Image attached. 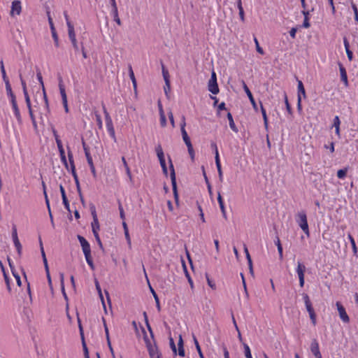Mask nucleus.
<instances>
[{
  "mask_svg": "<svg viewBox=\"0 0 358 358\" xmlns=\"http://www.w3.org/2000/svg\"><path fill=\"white\" fill-rule=\"evenodd\" d=\"M348 171V167H345L343 169H340L337 171V177L339 179H344L346 177Z\"/></svg>",
  "mask_w": 358,
  "mask_h": 358,
  "instance_id": "nucleus-34",
  "label": "nucleus"
},
{
  "mask_svg": "<svg viewBox=\"0 0 358 358\" xmlns=\"http://www.w3.org/2000/svg\"><path fill=\"white\" fill-rule=\"evenodd\" d=\"M102 108H103V113L105 115L106 125L108 132L109 133L110 136L115 141L116 137H115V129L113 127L112 119H111L108 112L107 111V109L104 104H102Z\"/></svg>",
  "mask_w": 358,
  "mask_h": 358,
  "instance_id": "nucleus-3",
  "label": "nucleus"
},
{
  "mask_svg": "<svg viewBox=\"0 0 358 358\" xmlns=\"http://www.w3.org/2000/svg\"><path fill=\"white\" fill-rule=\"evenodd\" d=\"M0 69H1V75H2V78L5 83V85L6 87L8 86V85H10V82H9V80L6 76V70H5V68H4V65H3V60H1L0 61Z\"/></svg>",
  "mask_w": 358,
  "mask_h": 358,
  "instance_id": "nucleus-22",
  "label": "nucleus"
},
{
  "mask_svg": "<svg viewBox=\"0 0 358 358\" xmlns=\"http://www.w3.org/2000/svg\"><path fill=\"white\" fill-rule=\"evenodd\" d=\"M94 236L95 239H96V242H97L98 245H99V247H100L101 248H103V245H102V243H101V239H100V238H99V234H98V232H97L96 231H95V230H94Z\"/></svg>",
  "mask_w": 358,
  "mask_h": 358,
  "instance_id": "nucleus-53",
  "label": "nucleus"
},
{
  "mask_svg": "<svg viewBox=\"0 0 358 358\" xmlns=\"http://www.w3.org/2000/svg\"><path fill=\"white\" fill-rule=\"evenodd\" d=\"M188 152L191 157V158L193 159L194 157V152L193 150L192 145H187Z\"/></svg>",
  "mask_w": 358,
  "mask_h": 358,
  "instance_id": "nucleus-56",
  "label": "nucleus"
},
{
  "mask_svg": "<svg viewBox=\"0 0 358 358\" xmlns=\"http://www.w3.org/2000/svg\"><path fill=\"white\" fill-rule=\"evenodd\" d=\"M310 350L312 353L315 355V358H320L322 357L321 353L320 352L318 343L316 341L312 342L310 345Z\"/></svg>",
  "mask_w": 358,
  "mask_h": 358,
  "instance_id": "nucleus-19",
  "label": "nucleus"
},
{
  "mask_svg": "<svg viewBox=\"0 0 358 358\" xmlns=\"http://www.w3.org/2000/svg\"><path fill=\"white\" fill-rule=\"evenodd\" d=\"M44 197H45V203H46V206H47V208H48V210L49 215H50V220H51V221L52 222H53V218H52V213H51V210H50V201H49V199H48V194H47L46 192H45Z\"/></svg>",
  "mask_w": 358,
  "mask_h": 358,
  "instance_id": "nucleus-37",
  "label": "nucleus"
},
{
  "mask_svg": "<svg viewBox=\"0 0 358 358\" xmlns=\"http://www.w3.org/2000/svg\"><path fill=\"white\" fill-rule=\"evenodd\" d=\"M303 301L305 303L306 310L309 313L310 318L313 324L315 325L316 323V315H315L314 309L312 306V303L310 301L309 296H308V294H303Z\"/></svg>",
  "mask_w": 358,
  "mask_h": 358,
  "instance_id": "nucleus-4",
  "label": "nucleus"
},
{
  "mask_svg": "<svg viewBox=\"0 0 358 358\" xmlns=\"http://www.w3.org/2000/svg\"><path fill=\"white\" fill-rule=\"evenodd\" d=\"M59 88L60 94L62 96V100L65 101L66 99H67V96H66V94L65 92L64 86L62 83V80L61 78H60L59 83Z\"/></svg>",
  "mask_w": 358,
  "mask_h": 358,
  "instance_id": "nucleus-28",
  "label": "nucleus"
},
{
  "mask_svg": "<svg viewBox=\"0 0 358 358\" xmlns=\"http://www.w3.org/2000/svg\"><path fill=\"white\" fill-rule=\"evenodd\" d=\"M13 243H14V245L17 251V253L19 255V256H21L22 255V246L18 239V238H13Z\"/></svg>",
  "mask_w": 358,
  "mask_h": 358,
  "instance_id": "nucleus-29",
  "label": "nucleus"
},
{
  "mask_svg": "<svg viewBox=\"0 0 358 358\" xmlns=\"http://www.w3.org/2000/svg\"><path fill=\"white\" fill-rule=\"evenodd\" d=\"M337 309L339 313L341 320L345 323L349 322L350 318L345 311V308L341 304L340 302H336Z\"/></svg>",
  "mask_w": 358,
  "mask_h": 358,
  "instance_id": "nucleus-9",
  "label": "nucleus"
},
{
  "mask_svg": "<svg viewBox=\"0 0 358 358\" xmlns=\"http://www.w3.org/2000/svg\"><path fill=\"white\" fill-rule=\"evenodd\" d=\"M244 352L246 358H252L250 349L247 344H244Z\"/></svg>",
  "mask_w": 358,
  "mask_h": 358,
  "instance_id": "nucleus-45",
  "label": "nucleus"
},
{
  "mask_svg": "<svg viewBox=\"0 0 358 358\" xmlns=\"http://www.w3.org/2000/svg\"><path fill=\"white\" fill-rule=\"evenodd\" d=\"M129 77L132 81L134 87H136V80L134 73L131 66H129Z\"/></svg>",
  "mask_w": 358,
  "mask_h": 358,
  "instance_id": "nucleus-44",
  "label": "nucleus"
},
{
  "mask_svg": "<svg viewBox=\"0 0 358 358\" xmlns=\"http://www.w3.org/2000/svg\"><path fill=\"white\" fill-rule=\"evenodd\" d=\"M3 275H4L5 282H6V286H7V289H8V292H10L11 288H10V285L9 278L5 273H4Z\"/></svg>",
  "mask_w": 358,
  "mask_h": 358,
  "instance_id": "nucleus-59",
  "label": "nucleus"
},
{
  "mask_svg": "<svg viewBox=\"0 0 358 358\" xmlns=\"http://www.w3.org/2000/svg\"><path fill=\"white\" fill-rule=\"evenodd\" d=\"M178 355L183 357L185 355V349L183 346V340L181 335L179 336V339L178 342Z\"/></svg>",
  "mask_w": 358,
  "mask_h": 358,
  "instance_id": "nucleus-25",
  "label": "nucleus"
},
{
  "mask_svg": "<svg viewBox=\"0 0 358 358\" xmlns=\"http://www.w3.org/2000/svg\"><path fill=\"white\" fill-rule=\"evenodd\" d=\"M150 290H151V292L155 298L157 308L158 310H160L161 308H160L159 300L158 296L152 287H150Z\"/></svg>",
  "mask_w": 358,
  "mask_h": 358,
  "instance_id": "nucleus-40",
  "label": "nucleus"
},
{
  "mask_svg": "<svg viewBox=\"0 0 358 358\" xmlns=\"http://www.w3.org/2000/svg\"><path fill=\"white\" fill-rule=\"evenodd\" d=\"M48 22H49L50 27V29H51L52 36V38L54 39V41H55V45L57 47H58L59 46L58 36L57 34V32H56V30H55V28L53 22H52V18H51V17L50 15H48Z\"/></svg>",
  "mask_w": 358,
  "mask_h": 358,
  "instance_id": "nucleus-14",
  "label": "nucleus"
},
{
  "mask_svg": "<svg viewBox=\"0 0 358 358\" xmlns=\"http://www.w3.org/2000/svg\"><path fill=\"white\" fill-rule=\"evenodd\" d=\"M155 151L159 160L164 159V152L160 144L157 145Z\"/></svg>",
  "mask_w": 358,
  "mask_h": 358,
  "instance_id": "nucleus-33",
  "label": "nucleus"
},
{
  "mask_svg": "<svg viewBox=\"0 0 358 358\" xmlns=\"http://www.w3.org/2000/svg\"><path fill=\"white\" fill-rule=\"evenodd\" d=\"M85 259H86V262H87V264L90 266V268L92 269H94V264H93V261L92 259L91 252L90 253H87V255H85Z\"/></svg>",
  "mask_w": 358,
  "mask_h": 358,
  "instance_id": "nucleus-39",
  "label": "nucleus"
},
{
  "mask_svg": "<svg viewBox=\"0 0 358 358\" xmlns=\"http://www.w3.org/2000/svg\"><path fill=\"white\" fill-rule=\"evenodd\" d=\"M169 344H170V347H171L173 354L176 355L177 354L176 346L175 345L173 339L171 337L169 338Z\"/></svg>",
  "mask_w": 358,
  "mask_h": 358,
  "instance_id": "nucleus-50",
  "label": "nucleus"
},
{
  "mask_svg": "<svg viewBox=\"0 0 358 358\" xmlns=\"http://www.w3.org/2000/svg\"><path fill=\"white\" fill-rule=\"evenodd\" d=\"M111 13L113 16V20L114 21L118 24V25H121V20L118 16V10H117V7L115 6V7H112V10H111Z\"/></svg>",
  "mask_w": 358,
  "mask_h": 358,
  "instance_id": "nucleus-27",
  "label": "nucleus"
},
{
  "mask_svg": "<svg viewBox=\"0 0 358 358\" xmlns=\"http://www.w3.org/2000/svg\"><path fill=\"white\" fill-rule=\"evenodd\" d=\"M86 158H87V163L89 164V165L90 164H93V161H92V158L89 152H86Z\"/></svg>",
  "mask_w": 358,
  "mask_h": 358,
  "instance_id": "nucleus-64",
  "label": "nucleus"
},
{
  "mask_svg": "<svg viewBox=\"0 0 358 358\" xmlns=\"http://www.w3.org/2000/svg\"><path fill=\"white\" fill-rule=\"evenodd\" d=\"M162 75L164 80L165 81L166 85H169V73L168 70L164 67V64H162Z\"/></svg>",
  "mask_w": 358,
  "mask_h": 358,
  "instance_id": "nucleus-31",
  "label": "nucleus"
},
{
  "mask_svg": "<svg viewBox=\"0 0 358 358\" xmlns=\"http://www.w3.org/2000/svg\"><path fill=\"white\" fill-rule=\"evenodd\" d=\"M243 88H244V90L246 92L253 108L255 110H257V104L255 103V99L253 98V96H252L251 92L250 91L249 88L247 87V85L245 83H243Z\"/></svg>",
  "mask_w": 358,
  "mask_h": 358,
  "instance_id": "nucleus-23",
  "label": "nucleus"
},
{
  "mask_svg": "<svg viewBox=\"0 0 358 358\" xmlns=\"http://www.w3.org/2000/svg\"><path fill=\"white\" fill-rule=\"evenodd\" d=\"M211 148L213 150V151L215 152V158L217 157V153L219 154V152H218V149H217V145L215 143H212L211 145Z\"/></svg>",
  "mask_w": 358,
  "mask_h": 358,
  "instance_id": "nucleus-63",
  "label": "nucleus"
},
{
  "mask_svg": "<svg viewBox=\"0 0 358 358\" xmlns=\"http://www.w3.org/2000/svg\"><path fill=\"white\" fill-rule=\"evenodd\" d=\"M296 31H297V28H296V27L292 28L291 30L289 31V35L292 38H295Z\"/></svg>",
  "mask_w": 358,
  "mask_h": 358,
  "instance_id": "nucleus-62",
  "label": "nucleus"
},
{
  "mask_svg": "<svg viewBox=\"0 0 358 358\" xmlns=\"http://www.w3.org/2000/svg\"><path fill=\"white\" fill-rule=\"evenodd\" d=\"M169 162H170V169H171L170 175H171V185H172L173 192L174 198L176 199V201L178 202V192H177V185H176V178L175 170H174V167H173V165L172 162H171V159L169 160Z\"/></svg>",
  "mask_w": 358,
  "mask_h": 358,
  "instance_id": "nucleus-6",
  "label": "nucleus"
},
{
  "mask_svg": "<svg viewBox=\"0 0 358 358\" xmlns=\"http://www.w3.org/2000/svg\"><path fill=\"white\" fill-rule=\"evenodd\" d=\"M18 238L17 236V228H16V226L14 224L13 225V228H12V238Z\"/></svg>",
  "mask_w": 358,
  "mask_h": 358,
  "instance_id": "nucleus-58",
  "label": "nucleus"
},
{
  "mask_svg": "<svg viewBox=\"0 0 358 358\" xmlns=\"http://www.w3.org/2000/svg\"><path fill=\"white\" fill-rule=\"evenodd\" d=\"M36 77H37V79L39 81V83H40V84H41V85L42 87L43 92V97H44V100H45V107L47 108V109H48V98H47L45 90V87H44V84H43V81L42 75H41V73L40 71L37 72Z\"/></svg>",
  "mask_w": 358,
  "mask_h": 358,
  "instance_id": "nucleus-18",
  "label": "nucleus"
},
{
  "mask_svg": "<svg viewBox=\"0 0 358 358\" xmlns=\"http://www.w3.org/2000/svg\"><path fill=\"white\" fill-rule=\"evenodd\" d=\"M217 201H218V203H219V206H220L221 211H224V210H225V207H224V201H223L222 197V196L220 195V193H218Z\"/></svg>",
  "mask_w": 358,
  "mask_h": 358,
  "instance_id": "nucleus-46",
  "label": "nucleus"
},
{
  "mask_svg": "<svg viewBox=\"0 0 358 358\" xmlns=\"http://www.w3.org/2000/svg\"><path fill=\"white\" fill-rule=\"evenodd\" d=\"M60 278H61V285H62V294H63V296H64V299L67 301L68 300V297H67V295H66V294L65 292V289H64V274L62 273H60Z\"/></svg>",
  "mask_w": 358,
  "mask_h": 358,
  "instance_id": "nucleus-42",
  "label": "nucleus"
},
{
  "mask_svg": "<svg viewBox=\"0 0 358 358\" xmlns=\"http://www.w3.org/2000/svg\"><path fill=\"white\" fill-rule=\"evenodd\" d=\"M68 157H69V163H70V166H71V170L72 175H73L75 182L76 183L78 191L80 192V185H79L78 176L76 173V168H75L74 162H73V154H72L71 151H70V150L68 151Z\"/></svg>",
  "mask_w": 358,
  "mask_h": 358,
  "instance_id": "nucleus-8",
  "label": "nucleus"
},
{
  "mask_svg": "<svg viewBox=\"0 0 358 358\" xmlns=\"http://www.w3.org/2000/svg\"><path fill=\"white\" fill-rule=\"evenodd\" d=\"M261 111H262V116H263L264 125H265L266 127H267V126H268V118H267L266 110L264 109V108L263 107L262 105H261Z\"/></svg>",
  "mask_w": 358,
  "mask_h": 358,
  "instance_id": "nucleus-41",
  "label": "nucleus"
},
{
  "mask_svg": "<svg viewBox=\"0 0 358 358\" xmlns=\"http://www.w3.org/2000/svg\"><path fill=\"white\" fill-rule=\"evenodd\" d=\"M147 347L150 358H160V354L155 345H152L150 343H147Z\"/></svg>",
  "mask_w": 358,
  "mask_h": 358,
  "instance_id": "nucleus-12",
  "label": "nucleus"
},
{
  "mask_svg": "<svg viewBox=\"0 0 358 358\" xmlns=\"http://www.w3.org/2000/svg\"><path fill=\"white\" fill-rule=\"evenodd\" d=\"M275 245H276V246L278 248V251L280 259H282V258H283L282 247V245L280 243V241L278 237H277L276 240L275 241Z\"/></svg>",
  "mask_w": 358,
  "mask_h": 358,
  "instance_id": "nucleus-32",
  "label": "nucleus"
},
{
  "mask_svg": "<svg viewBox=\"0 0 358 358\" xmlns=\"http://www.w3.org/2000/svg\"><path fill=\"white\" fill-rule=\"evenodd\" d=\"M68 34L69 39L72 43V45L75 50L76 52H78L79 47L78 45V42L76 38V33L74 31V27L72 24L68 23Z\"/></svg>",
  "mask_w": 358,
  "mask_h": 358,
  "instance_id": "nucleus-7",
  "label": "nucleus"
},
{
  "mask_svg": "<svg viewBox=\"0 0 358 358\" xmlns=\"http://www.w3.org/2000/svg\"><path fill=\"white\" fill-rule=\"evenodd\" d=\"M95 285H96V288L99 294V296L101 298V300L102 301V303H103V307L105 308V303H104V301H103V295H102V293H101V287H100V285L98 282V281L96 280L95 282Z\"/></svg>",
  "mask_w": 358,
  "mask_h": 358,
  "instance_id": "nucleus-48",
  "label": "nucleus"
},
{
  "mask_svg": "<svg viewBox=\"0 0 358 358\" xmlns=\"http://www.w3.org/2000/svg\"><path fill=\"white\" fill-rule=\"evenodd\" d=\"M183 267H184V271H185V275L188 280V282L191 286V287L192 288L194 287V284H193V281L189 274V273L187 272V268H186V266L185 265V264L183 263Z\"/></svg>",
  "mask_w": 358,
  "mask_h": 358,
  "instance_id": "nucleus-47",
  "label": "nucleus"
},
{
  "mask_svg": "<svg viewBox=\"0 0 358 358\" xmlns=\"http://www.w3.org/2000/svg\"><path fill=\"white\" fill-rule=\"evenodd\" d=\"M95 117L99 129H102L103 124L100 114H99L98 113H95Z\"/></svg>",
  "mask_w": 358,
  "mask_h": 358,
  "instance_id": "nucleus-43",
  "label": "nucleus"
},
{
  "mask_svg": "<svg viewBox=\"0 0 358 358\" xmlns=\"http://www.w3.org/2000/svg\"><path fill=\"white\" fill-rule=\"evenodd\" d=\"M57 148H58V150H59V155H60V157H61V160L63 162V164H64V166H66V168L68 169V163H67V161H66V155H65V152H64V149L63 145H62V141H57Z\"/></svg>",
  "mask_w": 358,
  "mask_h": 358,
  "instance_id": "nucleus-13",
  "label": "nucleus"
},
{
  "mask_svg": "<svg viewBox=\"0 0 358 358\" xmlns=\"http://www.w3.org/2000/svg\"><path fill=\"white\" fill-rule=\"evenodd\" d=\"M296 273L298 277H304V273L306 271L305 265L301 262H297V267L296 268Z\"/></svg>",
  "mask_w": 358,
  "mask_h": 358,
  "instance_id": "nucleus-24",
  "label": "nucleus"
},
{
  "mask_svg": "<svg viewBox=\"0 0 358 358\" xmlns=\"http://www.w3.org/2000/svg\"><path fill=\"white\" fill-rule=\"evenodd\" d=\"M160 124L162 127H165L166 126V118L165 116V113L160 114Z\"/></svg>",
  "mask_w": 358,
  "mask_h": 358,
  "instance_id": "nucleus-52",
  "label": "nucleus"
},
{
  "mask_svg": "<svg viewBox=\"0 0 358 358\" xmlns=\"http://www.w3.org/2000/svg\"><path fill=\"white\" fill-rule=\"evenodd\" d=\"M254 41H255V45H256V50L257 51L261 54V55H264V52L263 50V49L260 47L259 44V42H258V40L257 39L256 37L254 38Z\"/></svg>",
  "mask_w": 358,
  "mask_h": 358,
  "instance_id": "nucleus-49",
  "label": "nucleus"
},
{
  "mask_svg": "<svg viewBox=\"0 0 358 358\" xmlns=\"http://www.w3.org/2000/svg\"><path fill=\"white\" fill-rule=\"evenodd\" d=\"M339 71L341 74V79L344 83L345 85L347 87L348 85V80L347 72L345 67L343 66L341 63H338Z\"/></svg>",
  "mask_w": 358,
  "mask_h": 358,
  "instance_id": "nucleus-16",
  "label": "nucleus"
},
{
  "mask_svg": "<svg viewBox=\"0 0 358 358\" xmlns=\"http://www.w3.org/2000/svg\"><path fill=\"white\" fill-rule=\"evenodd\" d=\"M297 90H298L297 98L300 97L302 99V97H303V98L306 97L305 88H304L303 83L301 80H298Z\"/></svg>",
  "mask_w": 358,
  "mask_h": 358,
  "instance_id": "nucleus-21",
  "label": "nucleus"
},
{
  "mask_svg": "<svg viewBox=\"0 0 358 358\" xmlns=\"http://www.w3.org/2000/svg\"><path fill=\"white\" fill-rule=\"evenodd\" d=\"M90 209L92 211V215L93 216V222H92V232L94 233V230H95L98 232V230L99 229V224L97 215L96 213L95 207L93 204L90 205Z\"/></svg>",
  "mask_w": 358,
  "mask_h": 358,
  "instance_id": "nucleus-10",
  "label": "nucleus"
},
{
  "mask_svg": "<svg viewBox=\"0 0 358 358\" xmlns=\"http://www.w3.org/2000/svg\"><path fill=\"white\" fill-rule=\"evenodd\" d=\"M340 124H341L340 119H339L338 116H336L334 119L333 126L334 127H340Z\"/></svg>",
  "mask_w": 358,
  "mask_h": 358,
  "instance_id": "nucleus-57",
  "label": "nucleus"
},
{
  "mask_svg": "<svg viewBox=\"0 0 358 358\" xmlns=\"http://www.w3.org/2000/svg\"><path fill=\"white\" fill-rule=\"evenodd\" d=\"M284 96H285V105H286V108H287V110L289 113H292V108H291V106L288 102V99H287V94L285 93L284 94Z\"/></svg>",
  "mask_w": 358,
  "mask_h": 358,
  "instance_id": "nucleus-54",
  "label": "nucleus"
},
{
  "mask_svg": "<svg viewBox=\"0 0 358 358\" xmlns=\"http://www.w3.org/2000/svg\"><path fill=\"white\" fill-rule=\"evenodd\" d=\"M348 238L350 240V242L351 243V245H352V250H353V252L355 254H356L357 252V248L356 243H355L354 238L352 237V236L351 234H348Z\"/></svg>",
  "mask_w": 358,
  "mask_h": 358,
  "instance_id": "nucleus-38",
  "label": "nucleus"
},
{
  "mask_svg": "<svg viewBox=\"0 0 358 358\" xmlns=\"http://www.w3.org/2000/svg\"><path fill=\"white\" fill-rule=\"evenodd\" d=\"M215 164L217 169L219 180L220 182L223 181V173L222 170L220 159V155L218 153H217V157H215Z\"/></svg>",
  "mask_w": 358,
  "mask_h": 358,
  "instance_id": "nucleus-20",
  "label": "nucleus"
},
{
  "mask_svg": "<svg viewBox=\"0 0 358 358\" xmlns=\"http://www.w3.org/2000/svg\"><path fill=\"white\" fill-rule=\"evenodd\" d=\"M21 3L20 1H14L12 2L10 15L13 16L15 14L20 15L21 13Z\"/></svg>",
  "mask_w": 358,
  "mask_h": 358,
  "instance_id": "nucleus-15",
  "label": "nucleus"
},
{
  "mask_svg": "<svg viewBox=\"0 0 358 358\" xmlns=\"http://www.w3.org/2000/svg\"><path fill=\"white\" fill-rule=\"evenodd\" d=\"M192 338H193V341H194V343L195 345L196 349V350L198 352V354H199L200 358H204V356H203V352L201 351V347L199 345V343L196 336L194 335H192Z\"/></svg>",
  "mask_w": 358,
  "mask_h": 358,
  "instance_id": "nucleus-30",
  "label": "nucleus"
},
{
  "mask_svg": "<svg viewBox=\"0 0 358 358\" xmlns=\"http://www.w3.org/2000/svg\"><path fill=\"white\" fill-rule=\"evenodd\" d=\"M168 115H169V118L170 120L172 127H175V122H174L173 115L172 112L171 111L169 112Z\"/></svg>",
  "mask_w": 358,
  "mask_h": 358,
  "instance_id": "nucleus-61",
  "label": "nucleus"
},
{
  "mask_svg": "<svg viewBox=\"0 0 358 358\" xmlns=\"http://www.w3.org/2000/svg\"><path fill=\"white\" fill-rule=\"evenodd\" d=\"M324 148L329 149L331 153H333L335 150L334 149V143L331 142L329 145H324Z\"/></svg>",
  "mask_w": 358,
  "mask_h": 358,
  "instance_id": "nucleus-60",
  "label": "nucleus"
},
{
  "mask_svg": "<svg viewBox=\"0 0 358 358\" xmlns=\"http://www.w3.org/2000/svg\"><path fill=\"white\" fill-rule=\"evenodd\" d=\"M59 190H60L61 195H62V202H63V204H64L65 208L69 212H71L69 203V201L67 199L64 188V187L62 185H59Z\"/></svg>",
  "mask_w": 358,
  "mask_h": 358,
  "instance_id": "nucleus-17",
  "label": "nucleus"
},
{
  "mask_svg": "<svg viewBox=\"0 0 358 358\" xmlns=\"http://www.w3.org/2000/svg\"><path fill=\"white\" fill-rule=\"evenodd\" d=\"M352 8L353 10L354 14H355V20L357 22H358V9L357 6L352 2Z\"/></svg>",
  "mask_w": 358,
  "mask_h": 358,
  "instance_id": "nucleus-51",
  "label": "nucleus"
},
{
  "mask_svg": "<svg viewBox=\"0 0 358 358\" xmlns=\"http://www.w3.org/2000/svg\"><path fill=\"white\" fill-rule=\"evenodd\" d=\"M208 90L213 94L219 93V87L217 83V76L214 71L211 73V77L208 83Z\"/></svg>",
  "mask_w": 358,
  "mask_h": 358,
  "instance_id": "nucleus-5",
  "label": "nucleus"
},
{
  "mask_svg": "<svg viewBox=\"0 0 358 358\" xmlns=\"http://www.w3.org/2000/svg\"><path fill=\"white\" fill-rule=\"evenodd\" d=\"M227 119L229 120V127L234 132L237 133L238 131V128L236 127L232 115L230 113H227Z\"/></svg>",
  "mask_w": 358,
  "mask_h": 358,
  "instance_id": "nucleus-26",
  "label": "nucleus"
},
{
  "mask_svg": "<svg viewBox=\"0 0 358 358\" xmlns=\"http://www.w3.org/2000/svg\"><path fill=\"white\" fill-rule=\"evenodd\" d=\"M181 134H182V139H183L185 143L186 144V145L187 146V145H192V143L190 141V139L187 135L186 130L182 129V131H181Z\"/></svg>",
  "mask_w": 358,
  "mask_h": 358,
  "instance_id": "nucleus-35",
  "label": "nucleus"
},
{
  "mask_svg": "<svg viewBox=\"0 0 358 358\" xmlns=\"http://www.w3.org/2000/svg\"><path fill=\"white\" fill-rule=\"evenodd\" d=\"M296 221L298 223V224L299 225V227H301V229L303 231V232L308 236H309L310 233H309L308 224V222H307L306 214L305 213V212H303V211L299 212L296 215Z\"/></svg>",
  "mask_w": 358,
  "mask_h": 358,
  "instance_id": "nucleus-2",
  "label": "nucleus"
},
{
  "mask_svg": "<svg viewBox=\"0 0 358 358\" xmlns=\"http://www.w3.org/2000/svg\"><path fill=\"white\" fill-rule=\"evenodd\" d=\"M302 13H303V14L304 15V20H303V27H305V28H308L310 27V23H309V21H308V15L309 14V12L303 10Z\"/></svg>",
  "mask_w": 358,
  "mask_h": 358,
  "instance_id": "nucleus-36",
  "label": "nucleus"
},
{
  "mask_svg": "<svg viewBox=\"0 0 358 358\" xmlns=\"http://www.w3.org/2000/svg\"><path fill=\"white\" fill-rule=\"evenodd\" d=\"M118 208H119V210H120V218L122 220H124L125 219V215H124L123 207H122V204L120 203H119Z\"/></svg>",
  "mask_w": 358,
  "mask_h": 358,
  "instance_id": "nucleus-55",
  "label": "nucleus"
},
{
  "mask_svg": "<svg viewBox=\"0 0 358 358\" xmlns=\"http://www.w3.org/2000/svg\"><path fill=\"white\" fill-rule=\"evenodd\" d=\"M6 90L7 95H8V96L10 99V102H11V104H12V108H13V112H14V115H15L17 122L20 124H21L22 123V117H21V115H20V110L18 108V106H17V102H16L15 96V94H13V92L12 91V88H11L10 85L6 86Z\"/></svg>",
  "mask_w": 358,
  "mask_h": 358,
  "instance_id": "nucleus-1",
  "label": "nucleus"
},
{
  "mask_svg": "<svg viewBox=\"0 0 358 358\" xmlns=\"http://www.w3.org/2000/svg\"><path fill=\"white\" fill-rule=\"evenodd\" d=\"M78 239L81 245L84 255H87V253H90V245L88 241L84 237L80 235L78 236Z\"/></svg>",
  "mask_w": 358,
  "mask_h": 358,
  "instance_id": "nucleus-11",
  "label": "nucleus"
}]
</instances>
